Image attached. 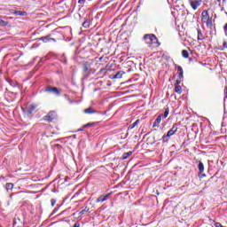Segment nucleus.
Masks as SVG:
<instances>
[{
    "mask_svg": "<svg viewBox=\"0 0 227 227\" xmlns=\"http://www.w3.org/2000/svg\"><path fill=\"white\" fill-rule=\"evenodd\" d=\"M177 131H178V125L174 124L172 128L168 131L167 135H164L162 137L163 143H168V141H169V137H171V136H175V134H176Z\"/></svg>",
    "mask_w": 227,
    "mask_h": 227,
    "instance_id": "obj_1",
    "label": "nucleus"
},
{
    "mask_svg": "<svg viewBox=\"0 0 227 227\" xmlns=\"http://www.w3.org/2000/svg\"><path fill=\"white\" fill-rule=\"evenodd\" d=\"M144 38L147 41V43H157V36L153 34L145 35Z\"/></svg>",
    "mask_w": 227,
    "mask_h": 227,
    "instance_id": "obj_2",
    "label": "nucleus"
},
{
    "mask_svg": "<svg viewBox=\"0 0 227 227\" xmlns=\"http://www.w3.org/2000/svg\"><path fill=\"white\" fill-rule=\"evenodd\" d=\"M36 107H38V105H35V104L27 105L26 111L27 114H33V113L36 111Z\"/></svg>",
    "mask_w": 227,
    "mask_h": 227,
    "instance_id": "obj_3",
    "label": "nucleus"
},
{
    "mask_svg": "<svg viewBox=\"0 0 227 227\" xmlns=\"http://www.w3.org/2000/svg\"><path fill=\"white\" fill-rule=\"evenodd\" d=\"M110 196H111V193H108V194H106V195H101V196H99V197L97 199L96 202H97V203H104V201H107V199H108Z\"/></svg>",
    "mask_w": 227,
    "mask_h": 227,
    "instance_id": "obj_4",
    "label": "nucleus"
},
{
    "mask_svg": "<svg viewBox=\"0 0 227 227\" xmlns=\"http://www.w3.org/2000/svg\"><path fill=\"white\" fill-rule=\"evenodd\" d=\"M45 91H49L50 93H55V95H59V90L56 87H48Z\"/></svg>",
    "mask_w": 227,
    "mask_h": 227,
    "instance_id": "obj_5",
    "label": "nucleus"
},
{
    "mask_svg": "<svg viewBox=\"0 0 227 227\" xmlns=\"http://www.w3.org/2000/svg\"><path fill=\"white\" fill-rule=\"evenodd\" d=\"M190 4L192 10H198V7L200 6V4H201L199 1H192V0H190Z\"/></svg>",
    "mask_w": 227,
    "mask_h": 227,
    "instance_id": "obj_6",
    "label": "nucleus"
},
{
    "mask_svg": "<svg viewBox=\"0 0 227 227\" xmlns=\"http://www.w3.org/2000/svg\"><path fill=\"white\" fill-rule=\"evenodd\" d=\"M56 118V113L55 112H51L48 114V115L46 116L45 120L47 121H52V120Z\"/></svg>",
    "mask_w": 227,
    "mask_h": 227,
    "instance_id": "obj_7",
    "label": "nucleus"
},
{
    "mask_svg": "<svg viewBox=\"0 0 227 227\" xmlns=\"http://www.w3.org/2000/svg\"><path fill=\"white\" fill-rule=\"evenodd\" d=\"M209 18H210V15H208V12L203 11L202 14H201V20H202V22L206 21Z\"/></svg>",
    "mask_w": 227,
    "mask_h": 227,
    "instance_id": "obj_8",
    "label": "nucleus"
},
{
    "mask_svg": "<svg viewBox=\"0 0 227 227\" xmlns=\"http://www.w3.org/2000/svg\"><path fill=\"white\" fill-rule=\"evenodd\" d=\"M160 121H162V114H160L156 120L154 121V123L153 125V127H157L158 125L160 124Z\"/></svg>",
    "mask_w": 227,
    "mask_h": 227,
    "instance_id": "obj_9",
    "label": "nucleus"
},
{
    "mask_svg": "<svg viewBox=\"0 0 227 227\" xmlns=\"http://www.w3.org/2000/svg\"><path fill=\"white\" fill-rule=\"evenodd\" d=\"M83 113H85V114H95L97 112L93 109V107H89L85 109Z\"/></svg>",
    "mask_w": 227,
    "mask_h": 227,
    "instance_id": "obj_10",
    "label": "nucleus"
},
{
    "mask_svg": "<svg viewBox=\"0 0 227 227\" xmlns=\"http://www.w3.org/2000/svg\"><path fill=\"white\" fill-rule=\"evenodd\" d=\"M41 40L43 42H44L45 43H47V42H51V40H52L53 42H56V40L54 38H51L49 36L41 37Z\"/></svg>",
    "mask_w": 227,
    "mask_h": 227,
    "instance_id": "obj_11",
    "label": "nucleus"
},
{
    "mask_svg": "<svg viewBox=\"0 0 227 227\" xmlns=\"http://www.w3.org/2000/svg\"><path fill=\"white\" fill-rule=\"evenodd\" d=\"M123 74H125L123 71L117 72L114 75V79H121V77H123Z\"/></svg>",
    "mask_w": 227,
    "mask_h": 227,
    "instance_id": "obj_12",
    "label": "nucleus"
},
{
    "mask_svg": "<svg viewBox=\"0 0 227 227\" xmlns=\"http://www.w3.org/2000/svg\"><path fill=\"white\" fill-rule=\"evenodd\" d=\"M198 168H199L200 173H203V171H205V165H203V162L200 161Z\"/></svg>",
    "mask_w": 227,
    "mask_h": 227,
    "instance_id": "obj_13",
    "label": "nucleus"
},
{
    "mask_svg": "<svg viewBox=\"0 0 227 227\" xmlns=\"http://www.w3.org/2000/svg\"><path fill=\"white\" fill-rule=\"evenodd\" d=\"M132 155V151H129L128 153H124L122 155V160H125L126 159H129Z\"/></svg>",
    "mask_w": 227,
    "mask_h": 227,
    "instance_id": "obj_14",
    "label": "nucleus"
},
{
    "mask_svg": "<svg viewBox=\"0 0 227 227\" xmlns=\"http://www.w3.org/2000/svg\"><path fill=\"white\" fill-rule=\"evenodd\" d=\"M203 24H206V26L207 27H212V18L209 17V19L207 20L206 21H204Z\"/></svg>",
    "mask_w": 227,
    "mask_h": 227,
    "instance_id": "obj_15",
    "label": "nucleus"
},
{
    "mask_svg": "<svg viewBox=\"0 0 227 227\" xmlns=\"http://www.w3.org/2000/svg\"><path fill=\"white\" fill-rule=\"evenodd\" d=\"M14 13H15V15H19L20 17H24V16L27 15V12H20V11H17Z\"/></svg>",
    "mask_w": 227,
    "mask_h": 227,
    "instance_id": "obj_16",
    "label": "nucleus"
},
{
    "mask_svg": "<svg viewBox=\"0 0 227 227\" xmlns=\"http://www.w3.org/2000/svg\"><path fill=\"white\" fill-rule=\"evenodd\" d=\"M175 91H176V93H177L178 95H182V87H180V85H176V87H175Z\"/></svg>",
    "mask_w": 227,
    "mask_h": 227,
    "instance_id": "obj_17",
    "label": "nucleus"
},
{
    "mask_svg": "<svg viewBox=\"0 0 227 227\" xmlns=\"http://www.w3.org/2000/svg\"><path fill=\"white\" fill-rule=\"evenodd\" d=\"M177 71L179 72V79H182V77H184V69L179 66Z\"/></svg>",
    "mask_w": 227,
    "mask_h": 227,
    "instance_id": "obj_18",
    "label": "nucleus"
},
{
    "mask_svg": "<svg viewBox=\"0 0 227 227\" xmlns=\"http://www.w3.org/2000/svg\"><path fill=\"white\" fill-rule=\"evenodd\" d=\"M6 191H12L13 189V184L12 183H7L5 185Z\"/></svg>",
    "mask_w": 227,
    "mask_h": 227,
    "instance_id": "obj_19",
    "label": "nucleus"
},
{
    "mask_svg": "<svg viewBox=\"0 0 227 227\" xmlns=\"http://www.w3.org/2000/svg\"><path fill=\"white\" fill-rule=\"evenodd\" d=\"M182 56L183 58H185V59L189 58V51H187V50H183Z\"/></svg>",
    "mask_w": 227,
    "mask_h": 227,
    "instance_id": "obj_20",
    "label": "nucleus"
},
{
    "mask_svg": "<svg viewBox=\"0 0 227 227\" xmlns=\"http://www.w3.org/2000/svg\"><path fill=\"white\" fill-rule=\"evenodd\" d=\"M204 38L205 37L203 36L201 30L198 29V40H203Z\"/></svg>",
    "mask_w": 227,
    "mask_h": 227,
    "instance_id": "obj_21",
    "label": "nucleus"
},
{
    "mask_svg": "<svg viewBox=\"0 0 227 227\" xmlns=\"http://www.w3.org/2000/svg\"><path fill=\"white\" fill-rule=\"evenodd\" d=\"M82 27H84L85 29H88V27H90V21L85 20V21L82 23Z\"/></svg>",
    "mask_w": 227,
    "mask_h": 227,
    "instance_id": "obj_22",
    "label": "nucleus"
},
{
    "mask_svg": "<svg viewBox=\"0 0 227 227\" xmlns=\"http://www.w3.org/2000/svg\"><path fill=\"white\" fill-rule=\"evenodd\" d=\"M86 212H90V207H85L83 210L80 212V215H84Z\"/></svg>",
    "mask_w": 227,
    "mask_h": 227,
    "instance_id": "obj_23",
    "label": "nucleus"
},
{
    "mask_svg": "<svg viewBox=\"0 0 227 227\" xmlns=\"http://www.w3.org/2000/svg\"><path fill=\"white\" fill-rule=\"evenodd\" d=\"M168 116H169V108H166L164 113V118H168Z\"/></svg>",
    "mask_w": 227,
    "mask_h": 227,
    "instance_id": "obj_24",
    "label": "nucleus"
},
{
    "mask_svg": "<svg viewBox=\"0 0 227 227\" xmlns=\"http://www.w3.org/2000/svg\"><path fill=\"white\" fill-rule=\"evenodd\" d=\"M139 123V120H137L130 127V129H134V127H137V124Z\"/></svg>",
    "mask_w": 227,
    "mask_h": 227,
    "instance_id": "obj_25",
    "label": "nucleus"
},
{
    "mask_svg": "<svg viewBox=\"0 0 227 227\" xmlns=\"http://www.w3.org/2000/svg\"><path fill=\"white\" fill-rule=\"evenodd\" d=\"M65 98L69 102V104H74V100H72L70 98H68L67 95H65Z\"/></svg>",
    "mask_w": 227,
    "mask_h": 227,
    "instance_id": "obj_26",
    "label": "nucleus"
},
{
    "mask_svg": "<svg viewBox=\"0 0 227 227\" xmlns=\"http://www.w3.org/2000/svg\"><path fill=\"white\" fill-rule=\"evenodd\" d=\"M223 31H224L225 36H227V23L223 27Z\"/></svg>",
    "mask_w": 227,
    "mask_h": 227,
    "instance_id": "obj_27",
    "label": "nucleus"
},
{
    "mask_svg": "<svg viewBox=\"0 0 227 227\" xmlns=\"http://www.w3.org/2000/svg\"><path fill=\"white\" fill-rule=\"evenodd\" d=\"M51 207H54V205H56V200L51 199Z\"/></svg>",
    "mask_w": 227,
    "mask_h": 227,
    "instance_id": "obj_28",
    "label": "nucleus"
},
{
    "mask_svg": "<svg viewBox=\"0 0 227 227\" xmlns=\"http://www.w3.org/2000/svg\"><path fill=\"white\" fill-rule=\"evenodd\" d=\"M86 3V0H78L79 4H84Z\"/></svg>",
    "mask_w": 227,
    "mask_h": 227,
    "instance_id": "obj_29",
    "label": "nucleus"
},
{
    "mask_svg": "<svg viewBox=\"0 0 227 227\" xmlns=\"http://www.w3.org/2000/svg\"><path fill=\"white\" fill-rule=\"evenodd\" d=\"M223 49H227V43H226V41L223 42Z\"/></svg>",
    "mask_w": 227,
    "mask_h": 227,
    "instance_id": "obj_30",
    "label": "nucleus"
},
{
    "mask_svg": "<svg viewBox=\"0 0 227 227\" xmlns=\"http://www.w3.org/2000/svg\"><path fill=\"white\" fill-rule=\"evenodd\" d=\"M4 20H0V26H4Z\"/></svg>",
    "mask_w": 227,
    "mask_h": 227,
    "instance_id": "obj_31",
    "label": "nucleus"
},
{
    "mask_svg": "<svg viewBox=\"0 0 227 227\" xmlns=\"http://www.w3.org/2000/svg\"><path fill=\"white\" fill-rule=\"evenodd\" d=\"M181 79H182V78H179V80H176V84H180Z\"/></svg>",
    "mask_w": 227,
    "mask_h": 227,
    "instance_id": "obj_32",
    "label": "nucleus"
},
{
    "mask_svg": "<svg viewBox=\"0 0 227 227\" xmlns=\"http://www.w3.org/2000/svg\"><path fill=\"white\" fill-rule=\"evenodd\" d=\"M74 227H79V223H75Z\"/></svg>",
    "mask_w": 227,
    "mask_h": 227,
    "instance_id": "obj_33",
    "label": "nucleus"
},
{
    "mask_svg": "<svg viewBox=\"0 0 227 227\" xmlns=\"http://www.w3.org/2000/svg\"><path fill=\"white\" fill-rule=\"evenodd\" d=\"M224 93H227V87H225L224 89Z\"/></svg>",
    "mask_w": 227,
    "mask_h": 227,
    "instance_id": "obj_34",
    "label": "nucleus"
},
{
    "mask_svg": "<svg viewBox=\"0 0 227 227\" xmlns=\"http://www.w3.org/2000/svg\"><path fill=\"white\" fill-rule=\"evenodd\" d=\"M218 3H221V0H217Z\"/></svg>",
    "mask_w": 227,
    "mask_h": 227,
    "instance_id": "obj_35",
    "label": "nucleus"
}]
</instances>
